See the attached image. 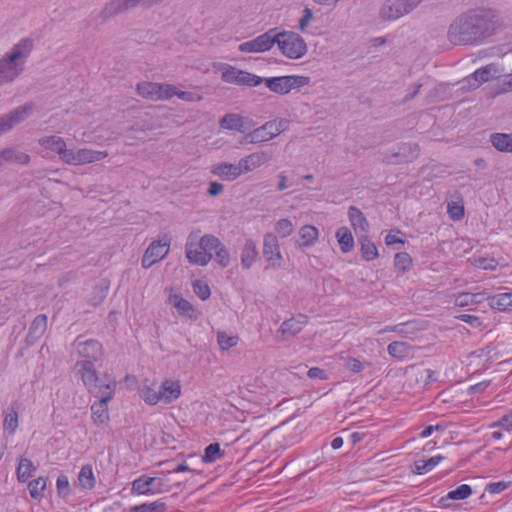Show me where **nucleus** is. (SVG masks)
Wrapping results in <instances>:
<instances>
[{"label": "nucleus", "mask_w": 512, "mask_h": 512, "mask_svg": "<svg viewBox=\"0 0 512 512\" xmlns=\"http://www.w3.org/2000/svg\"><path fill=\"white\" fill-rule=\"evenodd\" d=\"M174 96H177L181 100L187 101V102H196L202 100V96L199 94H196L194 92H188V91H180L174 86Z\"/></svg>", "instance_id": "5fc2aeb1"}, {"label": "nucleus", "mask_w": 512, "mask_h": 512, "mask_svg": "<svg viewBox=\"0 0 512 512\" xmlns=\"http://www.w3.org/2000/svg\"><path fill=\"white\" fill-rule=\"evenodd\" d=\"M512 91V75H509L507 78H505L502 83L501 87L499 88L498 93H506Z\"/></svg>", "instance_id": "774afa93"}, {"label": "nucleus", "mask_w": 512, "mask_h": 512, "mask_svg": "<svg viewBox=\"0 0 512 512\" xmlns=\"http://www.w3.org/2000/svg\"><path fill=\"white\" fill-rule=\"evenodd\" d=\"M298 234V246L300 248H309L317 242L319 230L313 225H304L300 228Z\"/></svg>", "instance_id": "cd10ccee"}, {"label": "nucleus", "mask_w": 512, "mask_h": 512, "mask_svg": "<svg viewBox=\"0 0 512 512\" xmlns=\"http://www.w3.org/2000/svg\"><path fill=\"white\" fill-rule=\"evenodd\" d=\"M266 87L277 94L285 95L288 94L290 90L289 79L286 76H278V77H270L263 79Z\"/></svg>", "instance_id": "c85d7f7f"}, {"label": "nucleus", "mask_w": 512, "mask_h": 512, "mask_svg": "<svg viewBox=\"0 0 512 512\" xmlns=\"http://www.w3.org/2000/svg\"><path fill=\"white\" fill-rule=\"evenodd\" d=\"M83 385L88 392L99 400L91 406L92 419L95 425L104 426L109 421L108 402L116 391V381L108 374L96 377L91 370L82 368Z\"/></svg>", "instance_id": "7ed1b4c3"}, {"label": "nucleus", "mask_w": 512, "mask_h": 512, "mask_svg": "<svg viewBox=\"0 0 512 512\" xmlns=\"http://www.w3.org/2000/svg\"><path fill=\"white\" fill-rule=\"evenodd\" d=\"M424 0H385L379 9L383 21H395L413 12Z\"/></svg>", "instance_id": "1a4fd4ad"}, {"label": "nucleus", "mask_w": 512, "mask_h": 512, "mask_svg": "<svg viewBox=\"0 0 512 512\" xmlns=\"http://www.w3.org/2000/svg\"><path fill=\"white\" fill-rule=\"evenodd\" d=\"M289 81L290 90L301 88L306 85H309L311 82V78L303 75H287Z\"/></svg>", "instance_id": "864d4df0"}, {"label": "nucleus", "mask_w": 512, "mask_h": 512, "mask_svg": "<svg viewBox=\"0 0 512 512\" xmlns=\"http://www.w3.org/2000/svg\"><path fill=\"white\" fill-rule=\"evenodd\" d=\"M161 402L169 404L178 399L181 395V385L179 381L165 380L159 388Z\"/></svg>", "instance_id": "393cba45"}, {"label": "nucleus", "mask_w": 512, "mask_h": 512, "mask_svg": "<svg viewBox=\"0 0 512 512\" xmlns=\"http://www.w3.org/2000/svg\"><path fill=\"white\" fill-rule=\"evenodd\" d=\"M38 143L43 149L57 154L63 163L72 166L98 162L108 156L107 151L89 148L68 149L65 139L58 135L43 136L38 139Z\"/></svg>", "instance_id": "20e7f679"}, {"label": "nucleus", "mask_w": 512, "mask_h": 512, "mask_svg": "<svg viewBox=\"0 0 512 512\" xmlns=\"http://www.w3.org/2000/svg\"><path fill=\"white\" fill-rule=\"evenodd\" d=\"M345 368L353 373H359L364 369V365L356 358H349L345 363Z\"/></svg>", "instance_id": "bf43d9fd"}, {"label": "nucleus", "mask_w": 512, "mask_h": 512, "mask_svg": "<svg viewBox=\"0 0 512 512\" xmlns=\"http://www.w3.org/2000/svg\"><path fill=\"white\" fill-rule=\"evenodd\" d=\"M34 106L33 102H27L11 110L9 113L0 116V130L2 133H7L16 125L27 119L31 115Z\"/></svg>", "instance_id": "ddd939ff"}, {"label": "nucleus", "mask_w": 512, "mask_h": 512, "mask_svg": "<svg viewBox=\"0 0 512 512\" xmlns=\"http://www.w3.org/2000/svg\"><path fill=\"white\" fill-rule=\"evenodd\" d=\"M509 487V483L505 481L490 482L486 485L485 490L490 494H497Z\"/></svg>", "instance_id": "4d7b16f0"}, {"label": "nucleus", "mask_w": 512, "mask_h": 512, "mask_svg": "<svg viewBox=\"0 0 512 512\" xmlns=\"http://www.w3.org/2000/svg\"><path fill=\"white\" fill-rule=\"evenodd\" d=\"M275 44L280 52L289 59H299L307 52L305 40L293 31L278 32L275 28Z\"/></svg>", "instance_id": "0eeeda50"}, {"label": "nucleus", "mask_w": 512, "mask_h": 512, "mask_svg": "<svg viewBox=\"0 0 512 512\" xmlns=\"http://www.w3.org/2000/svg\"><path fill=\"white\" fill-rule=\"evenodd\" d=\"M78 481L82 488L92 489L95 486V478L91 465H84L78 475Z\"/></svg>", "instance_id": "58836bf2"}, {"label": "nucleus", "mask_w": 512, "mask_h": 512, "mask_svg": "<svg viewBox=\"0 0 512 512\" xmlns=\"http://www.w3.org/2000/svg\"><path fill=\"white\" fill-rule=\"evenodd\" d=\"M31 157L25 152L17 150L14 147H9L0 151V167L5 162H15L21 165H28Z\"/></svg>", "instance_id": "a878e982"}, {"label": "nucleus", "mask_w": 512, "mask_h": 512, "mask_svg": "<svg viewBox=\"0 0 512 512\" xmlns=\"http://www.w3.org/2000/svg\"><path fill=\"white\" fill-rule=\"evenodd\" d=\"M423 382V385L426 386L430 383L436 382L438 380L437 372L431 369H421L417 372V381Z\"/></svg>", "instance_id": "603ef678"}, {"label": "nucleus", "mask_w": 512, "mask_h": 512, "mask_svg": "<svg viewBox=\"0 0 512 512\" xmlns=\"http://www.w3.org/2000/svg\"><path fill=\"white\" fill-rule=\"evenodd\" d=\"M211 173L224 181H234L240 175H242L239 163L232 164L227 162L214 165L212 167Z\"/></svg>", "instance_id": "5701e85b"}, {"label": "nucleus", "mask_w": 512, "mask_h": 512, "mask_svg": "<svg viewBox=\"0 0 512 512\" xmlns=\"http://www.w3.org/2000/svg\"><path fill=\"white\" fill-rule=\"evenodd\" d=\"M57 493L60 497L66 498L70 495L71 489L68 477L64 474L58 476L56 481Z\"/></svg>", "instance_id": "3c124183"}, {"label": "nucleus", "mask_w": 512, "mask_h": 512, "mask_svg": "<svg viewBox=\"0 0 512 512\" xmlns=\"http://www.w3.org/2000/svg\"><path fill=\"white\" fill-rule=\"evenodd\" d=\"M251 122L252 121H248L240 114L227 113L219 120V125L223 129L245 133L250 129Z\"/></svg>", "instance_id": "aec40b11"}, {"label": "nucleus", "mask_w": 512, "mask_h": 512, "mask_svg": "<svg viewBox=\"0 0 512 512\" xmlns=\"http://www.w3.org/2000/svg\"><path fill=\"white\" fill-rule=\"evenodd\" d=\"M288 126L289 121L283 118L267 121L262 126L246 134L241 143L258 144L270 141L286 131Z\"/></svg>", "instance_id": "6e6552de"}, {"label": "nucleus", "mask_w": 512, "mask_h": 512, "mask_svg": "<svg viewBox=\"0 0 512 512\" xmlns=\"http://www.w3.org/2000/svg\"><path fill=\"white\" fill-rule=\"evenodd\" d=\"M263 255L268 262L275 263L282 260L280 245L275 234L267 233L264 236Z\"/></svg>", "instance_id": "4be33fe9"}, {"label": "nucleus", "mask_w": 512, "mask_h": 512, "mask_svg": "<svg viewBox=\"0 0 512 512\" xmlns=\"http://www.w3.org/2000/svg\"><path fill=\"white\" fill-rule=\"evenodd\" d=\"M307 323L308 317L303 314H299L297 317H292L290 319L283 321L276 332V340L285 341L295 337L303 330Z\"/></svg>", "instance_id": "dca6fc26"}, {"label": "nucleus", "mask_w": 512, "mask_h": 512, "mask_svg": "<svg viewBox=\"0 0 512 512\" xmlns=\"http://www.w3.org/2000/svg\"><path fill=\"white\" fill-rule=\"evenodd\" d=\"M270 160L271 156L269 153L265 151H258L241 158L239 160V165L242 174H246L268 163Z\"/></svg>", "instance_id": "6ab92c4d"}, {"label": "nucleus", "mask_w": 512, "mask_h": 512, "mask_svg": "<svg viewBox=\"0 0 512 512\" xmlns=\"http://www.w3.org/2000/svg\"><path fill=\"white\" fill-rule=\"evenodd\" d=\"M361 256L365 261L375 260L379 254L376 245L369 239L368 235L360 236Z\"/></svg>", "instance_id": "c9c22d12"}, {"label": "nucleus", "mask_w": 512, "mask_h": 512, "mask_svg": "<svg viewBox=\"0 0 512 512\" xmlns=\"http://www.w3.org/2000/svg\"><path fill=\"white\" fill-rule=\"evenodd\" d=\"M46 487V479L38 477L32 480L28 485L30 496L34 499H41L43 497V491Z\"/></svg>", "instance_id": "c03bdc74"}, {"label": "nucleus", "mask_w": 512, "mask_h": 512, "mask_svg": "<svg viewBox=\"0 0 512 512\" xmlns=\"http://www.w3.org/2000/svg\"><path fill=\"white\" fill-rule=\"evenodd\" d=\"M491 427H501L507 431L512 430V411L510 413L504 415L497 422H494Z\"/></svg>", "instance_id": "13d9d810"}, {"label": "nucleus", "mask_w": 512, "mask_h": 512, "mask_svg": "<svg viewBox=\"0 0 512 512\" xmlns=\"http://www.w3.org/2000/svg\"><path fill=\"white\" fill-rule=\"evenodd\" d=\"M140 96L152 101L169 100L174 97V85L156 82H141L137 85Z\"/></svg>", "instance_id": "f8f14e48"}, {"label": "nucleus", "mask_w": 512, "mask_h": 512, "mask_svg": "<svg viewBox=\"0 0 512 512\" xmlns=\"http://www.w3.org/2000/svg\"><path fill=\"white\" fill-rule=\"evenodd\" d=\"M394 266L396 269L405 272L412 267V258L407 252L397 253L394 257Z\"/></svg>", "instance_id": "a18cd8bd"}, {"label": "nucleus", "mask_w": 512, "mask_h": 512, "mask_svg": "<svg viewBox=\"0 0 512 512\" xmlns=\"http://www.w3.org/2000/svg\"><path fill=\"white\" fill-rule=\"evenodd\" d=\"M224 186L218 182H210L208 194L210 196H217L223 192Z\"/></svg>", "instance_id": "338daca9"}, {"label": "nucleus", "mask_w": 512, "mask_h": 512, "mask_svg": "<svg viewBox=\"0 0 512 512\" xmlns=\"http://www.w3.org/2000/svg\"><path fill=\"white\" fill-rule=\"evenodd\" d=\"M224 455L225 452L220 448L219 443H211L205 448L202 461L204 463H213L222 459Z\"/></svg>", "instance_id": "4c0bfd02"}, {"label": "nucleus", "mask_w": 512, "mask_h": 512, "mask_svg": "<svg viewBox=\"0 0 512 512\" xmlns=\"http://www.w3.org/2000/svg\"><path fill=\"white\" fill-rule=\"evenodd\" d=\"M170 300H171L172 304L174 305V307L182 315H189V312L193 311L192 304L188 300L182 298L179 295L171 296Z\"/></svg>", "instance_id": "49530a36"}, {"label": "nucleus", "mask_w": 512, "mask_h": 512, "mask_svg": "<svg viewBox=\"0 0 512 512\" xmlns=\"http://www.w3.org/2000/svg\"><path fill=\"white\" fill-rule=\"evenodd\" d=\"M140 396L149 405H156L161 402L159 390H155L148 385H143L140 389Z\"/></svg>", "instance_id": "79ce46f5"}, {"label": "nucleus", "mask_w": 512, "mask_h": 512, "mask_svg": "<svg viewBox=\"0 0 512 512\" xmlns=\"http://www.w3.org/2000/svg\"><path fill=\"white\" fill-rule=\"evenodd\" d=\"M504 28L498 9L480 5L462 12L450 24L447 38L454 45L478 46Z\"/></svg>", "instance_id": "f257e3e1"}, {"label": "nucleus", "mask_w": 512, "mask_h": 512, "mask_svg": "<svg viewBox=\"0 0 512 512\" xmlns=\"http://www.w3.org/2000/svg\"><path fill=\"white\" fill-rule=\"evenodd\" d=\"M472 494V488L470 485L462 484L458 486L456 489L451 490L448 494L440 499V502L444 507H449L450 504L448 501L450 500H464L468 498Z\"/></svg>", "instance_id": "473e14b6"}, {"label": "nucleus", "mask_w": 512, "mask_h": 512, "mask_svg": "<svg viewBox=\"0 0 512 512\" xmlns=\"http://www.w3.org/2000/svg\"><path fill=\"white\" fill-rule=\"evenodd\" d=\"M307 375L309 378L311 379H326L327 378V374H326V371L321 369V368H318V367H312L308 370L307 372Z\"/></svg>", "instance_id": "0e129e2a"}, {"label": "nucleus", "mask_w": 512, "mask_h": 512, "mask_svg": "<svg viewBox=\"0 0 512 512\" xmlns=\"http://www.w3.org/2000/svg\"><path fill=\"white\" fill-rule=\"evenodd\" d=\"M221 79L225 83L256 87L263 82V78L250 72L237 69L229 64H220Z\"/></svg>", "instance_id": "9d476101"}, {"label": "nucleus", "mask_w": 512, "mask_h": 512, "mask_svg": "<svg viewBox=\"0 0 512 512\" xmlns=\"http://www.w3.org/2000/svg\"><path fill=\"white\" fill-rule=\"evenodd\" d=\"M499 75V70L495 64L486 65L470 76L465 81L468 83L469 89H477L482 83L489 81L492 78H496Z\"/></svg>", "instance_id": "a211bd4d"}, {"label": "nucleus", "mask_w": 512, "mask_h": 512, "mask_svg": "<svg viewBox=\"0 0 512 512\" xmlns=\"http://www.w3.org/2000/svg\"><path fill=\"white\" fill-rule=\"evenodd\" d=\"M4 430L9 431L11 434L15 432L18 427V413L15 408L11 407L5 412Z\"/></svg>", "instance_id": "37998d69"}, {"label": "nucleus", "mask_w": 512, "mask_h": 512, "mask_svg": "<svg viewBox=\"0 0 512 512\" xmlns=\"http://www.w3.org/2000/svg\"><path fill=\"white\" fill-rule=\"evenodd\" d=\"M217 342L221 350H229L236 346L238 338L235 336H229L225 332H219L217 334Z\"/></svg>", "instance_id": "09e8293b"}, {"label": "nucleus", "mask_w": 512, "mask_h": 512, "mask_svg": "<svg viewBox=\"0 0 512 512\" xmlns=\"http://www.w3.org/2000/svg\"><path fill=\"white\" fill-rule=\"evenodd\" d=\"M387 352L397 360H405L413 356L414 347L408 342L394 341L387 346Z\"/></svg>", "instance_id": "bb28decb"}, {"label": "nucleus", "mask_w": 512, "mask_h": 512, "mask_svg": "<svg viewBox=\"0 0 512 512\" xmlns=\"http://www.w3.org/2000/svg\"><path fill=\"white\" fill-rule=\"evenodd\" d=\"M489 306L499 311H512V293L488 296Z\"/></svg>", "instance_id": "7c9ffc66"}, {"label": "nucleus", "mask_w": 512, "mask_h": 512, "mask_svg": "<svg viewBox=\"0 0 512 512\" xmlns=\"http://www.w3.org/2000/svg\"><path fill=\"white\" fill-rule=\"evenodd\" d=\"M193 291L201 300H207L211 295L210 287L202 280L193 282Z\"/></svg>", "instance_id": "8fccbe9b"}, {"label": "nucleus", "mask_w": 512, "mask_h": 512, "mask_svg": "<svg viewBox=\"0 0 512 512\" xmlns=\"http://www.w3.org/2000/svg\"><path fill=\"white\" fill-rule=\"evenodd\" d=\"M185 255L192 265L206 266L213 257L223 268L230 264L227 248L213 234H205L199 238L198 232H191L186 239Z\"/></svg>", "instance_id": "f03ea898"}, {"label": "nucleus", "mask_w": 512, "mask_h": 512, "mask_svg": "<svg viewBox=\"0 0 512 512\" xmlns=\"http://www.w3.org/2000/svg\"><path fill=\"white\" fill-rule=\"evenodd\" d=\"M46 329L47 316L45 314L37 315L29 327L28 334L26 336L27 345H34L44 335Z\"/></svg>", "instance_id": "b1692460"}, {"label": "nucleus", "mask_w": 512, "mask_h": 512, "mask_svg": "<svg viewBox=\"0 0 512 512\" xmlns=\"http://www.w3.org/2000/svg\"><path fill=\"white\" fill-rule=\"evenodd\" d=\"M275 231L277 234L282 237H288L290 236L294 231V225L291 222V220L287 218L280 219L275 224Z\"/></svg>", "instance_id": "de8ad7c7"}, {"label": "nucleus", "mask_w": 512, "mask_h": 512, "mask_svg": "<svg viewBox=\"0 0 512 512\" xmlns=\"http://www.w3.org/2000/svg\"><path fill=\"white\" fill-rule=\"evenodd\" d=\"M107 291H108V287H102V286L98 287V286H96L94 288V292L96 293V297L93 298L92 304L94 306H96V305L100 304L101 302H103V300L107 296Z\"/></svg>", "instance_id": "680f3d73"}, {"label": "nucleus", "mask_w": 512, "mask_h": 512, "mask_svg": "<svg viewBox=\"0 0 512 512\" xmlns=\"http://www.w3.org/2000/svg\"><path fill=\"white\" fill-rule=\"evenodd\" d=\"M447 213L452 220H461L464 217V207L462 205L448 204Z\"/></svg>", "instance_id": "6e6d98bb"}, {"label": "nucleus", "mask_w": 512, "mask_h": 512, "mask_svg": "<svg viewBox=\"0 0 512 512\" xmlns=\"http://www.w3.org/2000/svg\"><path fill=\"white\" fill-rule=\"evenodd\" d=\"M274 45L275 28H272L252 40L241 43L238 49L243 53H263L269 51Z\"/></svg>", "instance_id": "2eb2a0df"}, {"label": "nucleus", "mask_w": 512, "mask_h": 512, "mask_svg": "<svg viewBox=\"0 0 512 512\" xmlns=\"http://www.w3.org/2000/svg\"><path fill=\"white\" fill-rule=\"evenodd\" d=\"M170 239L164 237L149 244L142 257L141 265L144 269L150 268L153 264L161 261L169 253Z\"/></svg>", "instance_id": "4468645a"}, {"label": "nucleus", "mask_w": 512, "mask_h": 512, "mask_svg": "<svg viewBox=\"0 0 512 512\" xmlns=\"http://www.w3.org/2000/svg\"><path fill=\"white\" fill-rule=\"evenodd\" d=\"M258 256V250L255 242L251 239L246 240L241 251V265L244 269H249Z\"/></svg>", "instance_id": "c756f323"}, {"label": "nucleus", "mask_w": 512, "mask_h": 512, "mask_svg": "<svg viewBox=\"0 0 512 512\" xmlns=\"http://www.w3.org/2000/svg\"><path fill=\"white\" fill-rule=\"evenodd\" d=\"M488 296L484 292L479 293H459L455 297V305L459 307H465L473 304H479L482 303L484 300L487 299Z\"/></svg>", "instance_id": "72a5a7b5"}, {"label": "nucleus", "mask_w": 512, "mask_h": 512, "mask_svg": "<svg viewBox=\"0 0 512 512\" xmlns=\"http://www.w3.org/2000/svg\"><path fill=\"white\" fill-rule=\"evenodd\" d=\"M493 147L503 153L512 152V134L493 133L490 136Z\"/></svg>", "instance_id": "2f4dec72"}, {"label": "nucleus", "mask_w": 512, "mask_h": 512, "mask_svg": "<svg viewBox=\"0 0 512 512\" xmlns=\"http://www.w3.org/2000/svg\"><path fill=\"white\" fill-rule=\"evenodd\" d=\"M166 503L157 500L151 503H143L130 508V512H165Z\"/></svg>", "instance_id": "a19ab883"}, {"label": "nucleus", "mask_w": 512, "mask_h": 512, "mask_svg": "<svg viewBox=\"0 0 512 512\" xmlns=\"http://www.w3.org/2000/svg\"><path fill=\"white\" fill-rule=\"evenodd\" d=\"M348 217L356 235L360 237L368 234L370 228L369 222L359 208L350 206L348 209Z\"/></svg>", "instance_id": "412c9836"}, {"label": "nucleus", "mask_w": 512, "mask_h": 512, "mask_svg": "<svg viewBox=\"0 0 512 512\" xmlns=\"http://www.w3.org/2000/svg\"><path fill=\"white\" fill-rule=\"evenodd\" d=\"M73 348L79 357L84 358V360L77 361L74 365L76 377L83 382L82 368L91 370L96 377H99L94 368V362L100 360L103 356L102 344L98 340L85 339L84 336L80 335L73 342Z\"/></svg>", "instance_id": "423d86ee"}, {"label": "nucleus", "mask_w": 512, "mask_h": 512, "mask_svg": "<svg viewBox=\"0 0 512 512\" xmlns=\"http://www.w3.org/2000/svg\"><path fill=\"white\" fill-rule=\"evenodd\" d=\"M419 156V147L415 143H404L398 147L394 153L387 155L384 161L387 164L397 165L403 163H410L417 159Z\"/></svg>", "instance_id": "f3484780"}, {"label": "nucleus", "mask_w": 512, "mask_h": 512, "mask_svg": "<svg viewBox=\"0 0 512 512\" xmlns=\"http://www.w3.org/2000/svg\"><path fill=\"white\" fill-rule=\"evenodd\" d=\"M34 47V40L24 37L0 58V86L14 82L24 72Z\"/></svg>", "instance_id": "39448f33"}, {"label": "nucleus", "mask_w": 512, "mask_h": 512, "mask_svg": "<svg viewBox=\"0 0 512 512\" xmlns=\"http://www.w3.org/2000/svg\"><path fill=\"white\" fill-rule=\"evenodd\" d=\"M35 467L31 460L27 458H21L17 467V478L19 482H26L31 476Z\"/></svg>", "instance_id": "ea45409f"}, {"label": "nucleus", "mask_w": 512, "mask_h": 512, "mask_svg": "<svg viewBox=\"0 0 512 512\" xmlns=\"http://www.w3.org/2000/svg\"><path fill=\"white\" fill-rule=\"evenodd\" d=\"M171 486L164 477L140 476L132 483V492L139 495L169 492Z\"/></svg>", "instance_id": "9b49d317"}, {"label": "nucleus", "mask_w": 512, "mask_h": 512, "mask_svg": "<svg viewBox=\"0 0 512 512\" xmlns=\"http://www.w3.org/2000/svg\"><path fill=\"white\" fill-rule=\"evenodd\" d=\"M443 459L444 457L442 455H436L427 460L415 461L413 472L419 475L428 473L434 467H436Z\"/></svg>", "instance_id": "e433bc0d"}, {"label": "nucleus", "mask_w": 512, "mask_h": 512, "mask_svg": "<svg viewBox=\"0 0 512 512\" xmlns=\"http://www.w3.org/2000/svg\"><path fill=\"white\" fill-rule=\"evenodd\" d=\"M445 429V426L444 425H441V424H436V425H429V426H426L420 433V437L421 438H427L429 437L430 435H432V433L434 431H439V430H444Z\"/></svg>", "instance_id": "69168bd1"}, {"label": "nucleus", "mask_w": 512, "mask_h": 512, "mask_svg": "<svg viewBox=\"0 0 512 512\" xmlns=\"http://www.w3.org/2000/svg\"><path fill=\"white\" fill-rule=\"evenodd\" d=\"M336 238L343 253H349L354 248V238L347 227H340L336 231Z\"/></svg>", "instance_id": "f704fd0d"}, {"label": "nucleus", "mask_w": 512, "mask_h": 512, "mask_svg": "<svg viewBox=\"0 0 512 512\" xmlns=\"http://www.w3.org/2000/svg\"><path fill=\"white\" fill-rule=\"evenodd\" d=\"M313 18V12L311 9L309 8H305L303 10V16L302 18L300 19L299 21V28L302 32L305 31L306 27L308 26L309 24V21Z\"/></svg>", "instance_id": "e2e57ef3"}, {"label": "nucleus", "mask_w": 512, "mask_h": 512, "mask_svg": "<svg viewBox=\"0 0 512 512\" xmlns=\"http://www.w3.org/2000/svg\"><path fill=\"white\" fill-rule=\"evenodd\" d=\"M458 320H461L463 322H466L470 324L473 327H478L481 325V320L478 316L471 315V314H461L456 316Z\"/></svg>", "instance_id": "052dcab7"}]
</instances>
